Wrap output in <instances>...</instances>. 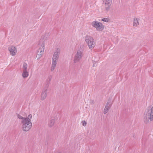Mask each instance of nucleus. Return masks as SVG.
Masks as SVG:
<instances>
[{"label": "nucleus", "mask_w": 153, "mask_h": 153, "mask_svg": "<svg viewBox=\"0 0 153 153\" xmlns=\"http://www.w3.org/2000/svg\"><path fill=\"white\" fill-rule=\"evenodd\" d=\"M85 41L90 49L92 50L95 45V43L93 37L89 36L87 35L85 38Z\"/></svg>", "instance_id": "nucleus-3"}, {"label": "nucleus", "mask_w": 153, "mask_h": 153, "mask_svg": "<svg viewBox=\"0 0 153 153\" xmlns=\"http://www.w3.org/2000/svg\"><path fill=\"white\" fill-rule=\"evenodd\" d=\"M111 0V1H112V0Z\"/></svg>", "instance_id": "nucleus-21"}, {"label": "nucleus", "mask_w": 153, "mask_h": 153, "mask_svg": "<svg viewBox=\"0 0 153 153\" xmlns=\"http://www.w3.org/2000/svg\"><path fill=\"white\" fill-rule=\"evenodd\" d=\"M60 54V49L57 48L54 52L52 57V62L51 68V71H53L55 69L56 64Z\"/></svg>", "instance_id": "nucleus-2"}, {"label": "nucleus", "mask_w": 153, "mask_h": 153, "mask_svg": "<svg viewBox=\"0 0 153 153\" xmlns=\"http://www.w3.org/2000/svg\"><path fill=\"white\" fill-rule=\"evenodd\" d=\"M111 99L110 98H109L108 99V102H107V103H106L107 104H108V105H109V104H111Z\"/></svg>", "instance_id": "nucleus-18"}, {"label": "nucleus", "mask_w": 153, "mask_h": 153, "mask_svg": "<svg viewBox=\"0 0 153 153\" xmlns=\"http://www.w3.org/2000/svg\"><path fill=\"white\" fill-rule=\"evenodd\" d=\"M29 75L28 72L27 71H23L22 74V76L23 78L27 77Z\"/></svg>", "instance_id": "nucleus-11"}, {"label": "nucleus", "mask_w": 153, "mask_h": 153, "mask_svg": "<svg viewBox=\"0 0 153 153\" xmlns=\"http://www.w3.org/2000/svg\"><path fill=\"white\" fill-rule=\"evenodd\" d=\"M92 24L93 27H95L99 31L102 30L104 28V26L102 24L97 21L92 22Z\"/></svg>", "instance_id": "nucleus-4"}, {"label": "nucleus", "mask_w": 153, "mask_h": 153, "mask_svg": "<svg viewBox=\"0 0 153 153\" xmlns=\"http://www.w3.org/2000/svg\"><path fill=\"white\" fill-rule=\"evenodd\" d=\"M82 125L84 126H85L86 125L87 123L86 121L85 120L83 121H82Z\"/></svg>", "instance_id": "nucleus-19"}, {"label": "nucleus", "mask_w": 153, "mask_h": 153, "mask_svg": "<svg viewBox=\"0 0 153 153\" xmlns=\"http://www.w3.org/2000/svg\"><path fill=\"white\" fill-rule=\"evenodd\" d=\"M55 122L54 120L53 119H52L50 122L49 125L50 127H51L52 126Z\"/></svg>", "instance_id": "nucleus-15"}, {"label": "nucleus", "mask_w": 153, "mask_h": 153, "mask_svg": "<svg viewBox=\"0 0 153 153\" xmlns=\"http://www.w3.org/2000/svg\"><path fill=\"white\" fill-rule=\"evenodd\" d=\"M52 78V76L51 75L49 76H48V78L47 80V84H46V86L45 87L48 88L50 81H51Z\"/></svg>", "instance_id": "nucleus-12"}, {"label": "nucleus", "mask_w": 153, "mask_h": 153, "mask_svg": "<svg viewBox=\"0 0 153 153\" xmlns=\"http://www.w3.org/2000/svg\"><path fill=\"white\" fill-rule=\"evenodd\" d=\"M102 21L105 22H108L109 21V19L108 18H104L102 19Z\"/></svg>", "instance_id": "nucleus-17"}, {"label": "nucleus", "mask_w": 153, "mask_h": 153, "mask_svg": "<svg viewBox=\"0 0 153 153\" xmlns=\"http://www.w3.org/2000/svg\"><path fill=\"white\" fill-rule=\"evenodd\" d=\"M95 66V65H94V64L93 65V67H94Z\"/></svg>", "instance_id": "nucleus-20"}, {"label": "nucleus", "mask_w": 153, "mask_h": 153, "mask_svg": "<svg viewBox=\"0 0 153 153\" xmlns=\"http://www.w3.org/2000/svg\"><path fill=\"white\" fill-rule=\"evenodd\" d=\"M112 104V103H111V104H109V105H108V104H106L104 110V114H106L108 112V110L110 109Z\"/></svg>", "instance_id": "nucleus-10"}, {"label": "nucleus", "mask_w": 153, "mask_h": 153, "mask_svg": "<svg viewBox=\"0 0 153 153\" xmlns=\"http://www.w3.org/2000/svg\"><path fill=\"white\" fill-rule=\"evenodd\" d=\"M17 117L18 118H19L20 119H22V120H25L26 119H27V117H23L21 116L19 114H17Z\"/></svg>", "instance_id": "nucleus-16"}, {"label": "nucleus", "mask_w": 153, "mask_h": 153, "mask_svg": "<svg viewBox=\"0 0 153 153\" xmlns=\"http://www.w3.org/2000/svg\"><path fill=\"white\" fill-rule=\"evenodd\" d=\"M32 117V115L30 114L27 119H26L25 120L22 121L21 123L22 124V128L23 131H27L31 128L32 126V123L31 122L30 120Z\"/></svg>", "instance_id": "nucleus-1"}, {"label": "nucleus", "mask_w": 153, "mask_h": 153, "mask_svg": "<svg viewBox=\"0 0 153 153\" xmlns=\"http://www.w3.org/2000/svg\"><path fill=\"white\" fill-rule=\"evenodd\" d=\"M133 26H134L137 27L139 25V23L138 22V19L137 18H135L134 21Z\"/></svg>", "instance_id": "nucleus-13"}, {"label": "nucleus", "mask_w": 153, "mask_h": 153, "mask_svg": "<svg viewBox=\"0 0 153 153\" xmlns=\"http://www.w3.org/2000/svg\"><path fill=\"white\" fill-rule=\"evenodd\" d=\"M48 88L45 87L43 89L41 94V100H43L46 98L47 96Z\"/></svg>", "instance_id": "nucleus-9"}, {"label": "nucleus", "mask_w": 153, "mask_h": 153, "mask_svg": "<svg viewBox=\"0 0 153 153\" xmlns=\"http://www.w3.org/2000/svg\"><path fill=\"white\" fill-rule=\"evenodd\" d=\"M8 50L10 51V54L12 56H14L17 52V50L16 47L12 46L8 48Z\"/></svg>", "instance_id": "nucleus-7"}, {"label": "nucleus", "mask_w": 153, "mask_h": 153, "mask_svg": "<svg viewBox=\"0 0 153 153\" xmlns=\"http://www.w3.org/2000/svg\"><path fill=\"white\" fill-rule=\"evenodd\" d=\"M82 57V53L81 51H78L74 57V61L75 63L78 62L81 58Z\"/></svg>", "instance_id": "nucleus-6"}, {"label": "nucleus", "mask_w": 153, "mask_h": 153, "mask_svg": "<svg viewBox=\"0 0 153 153\" xmlns=\"http://www.w3.org/2000/svg\"><path fill=\"white\" fill-rule=\"evenodd\" d=\"M105 8L106 11H108L110 8V6L112 3L111 0H105Z\"/></svg>", "instance_id": "nucleus-8"}, {"label": "nucleus", "mask_w": 153, "mask_h": 153, "mask_svg": "<svg viewBox=\"0 0 153 153\" xmlns=\"http://www.w3.org/2000/svg\"><path fill=\"white\" fill-rule=\"evenodd\" d=\"M42 48H39L37 51L36 57L39 58L41 57L42 56V52L44 51V44H43L42 45Z\"/></svg>", "instance_id": "nucleus-5"}, {"label": "nucleus", "mask_w": 153, "mask_h": 153, "mask_svg": "<svg viewBox=\"0 0 153 153\" xmlns=\"http://www.w3.org/2000/svg\"><path fill=\"white\" fill-rule=\"evenodd\" d=\"M27 64L25 62H24L23 63V66L22 67L23 71H27Z\"/></svg>", "instance_id": "nucleus-14"}]
</instances>
